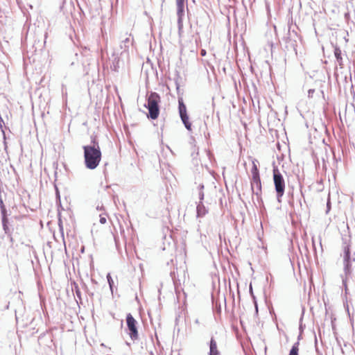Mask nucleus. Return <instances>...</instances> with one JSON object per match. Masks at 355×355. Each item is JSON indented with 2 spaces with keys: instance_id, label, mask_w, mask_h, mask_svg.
<instances>
[{
  "instance_id": "f257e3e1",
  "label": "nucleus",
  "mask_w": 355,
  "mask_h": 355,
  "mask_svg": "<svg viewBox=\"0 0 355 355\" xmlns=\"http://www.w3.org/2000/svg\"><path fill=\"white\" fill-rule=\"evenodd\" d=\"M84 150V162L85 167L94 170L99 165L102 153L98 141L95 137H92L89 145L83 146Z\"/></svg>"
},
{
  "instance_id": "f03ea898",
  "label": "nucleus",
  "mask_w": 355,
  "mask_h": 355,
  "mask_svg": "<svg viewBox=\"0 0 355 355\" xmlns=\"http://www.w3.org/2000/svg\"><path fill=\"white\" fill-rule=\"evenodd\" d=\"M341 257L343 260V274L340 275V278L346 295L348 292L347 281L352 275V264L355 262V252H352L351 245L347 244L346 243H344Z\"/></svg>"
},
{
  "instance_id": "7ed1b4c3",
  "label": "nucleus",
  "mask_w": 355,
  "mask_h": 355,
  "mask_svg": "<svg viewBox=\"0 0 355 355\" xmlns=\"http://www.w3.org/2000/svg\"><path fill=\"white\" fill-rule=\"evenodd\" d=\"M160 102L159 95L154 92H151L147 96V105L148 110V117L152 119H156L159 114V103Z\"/></svg>"
},
{
  "instance_id": "20e7f679",
  "label": "nucleus",
  "mask_w": 355,
  "mask_h": 355,
  "mask_svg": "<svg viewBox=\"0 0 355 355\" xmlns=\"http://www.w3.org/2000/svg\"><path fill=\"white\" fill-rule=\"evenodd\" d=\"M285 42V49L288 51H293L295 54L297 53V46L298 41L300 40V37L298 35L297 32L294 30H291V27L289 26L287 36L284 37L283 40Z\"/></svg>"
},
{
  "instance_id": "39448f33",
  "label": "nucleus",
  "mask_w": 355,
  "mask_h": 355,
  "mask_svg": "<svg viewBox=\"0 0 355 355\" xmlns=\"http://www.w3.org/2000/svg\"><path fill=\"white\" fill-rule=\"evenodd\" d=\"M273 181L277 193V200L280 202L281 198L284 194L285 182L282 175L276 167L273 168Z\"/></svg>"
},
{
  "instance_id": "423d86ee",
  "label": "nucleus",
  "mask_w": 355,
  "mask_h": 355,
  "mask_svg": "<svg viewBox=\"0 0 355 355\" xmlns=\"http://www.w3.org/2000/svg\"><path fill=\"white\" fill-rule=\"evenodd\" d=\"M126 324L128 333L132 340H136L139 338L138 330L137 327V322L133 318L131 313L126 315Z\"/></svg>"
},
{
  "instance_id": "0eeeda50",
  "label": "nucleus",
  "mask_w": 355,
  "mask_h": 355,
  "mask_svg": "<svg viewBox=\"0 0 355 355\" xmlns=\"http://www.w3.org/2000/svg\"><path fill=\"white\" fill-rule=\"evenodd\" d=\"M178 16V28L180 33L183 28V17L184 16L185 7L187 8V0H175Z\"/></svg>"
},
{
  "instance_id": "6e6552de",
  "label": "nucleus",
  "mask_w": 355,
  "mask_h": 355,
  "mask_svg": "<svg viewBox=\"0 0 355 355\" xmlns=\"http://www.w3.org/2000/svg\"><path fill=\"white\" fill-rule=\"evenodd\" d=\"M121 42L119 44V49H116L114 51L119 53V55H123L128 51L130 46L132 44L133 39L131 38V35H128V33H125V37H121Z\"/></svg>"
},
{
  "instance_id": "1a4fd4ad",
  "label": "nucleus",
  "mask_w": 355,
  "mask_h": 355,
  "mask_svg": "<svg viewBox=\"0 0 355 355\" xmlns=\"http://www.w3.org/2000/svg\"><path fill=\"white\" fill-rule=\"evenodd\" d=\"M251 189L253 194L256 195L257 198H259L261 193V182L260 177L251 178Z\"/></svg>"
},
{
  "instance_id": "9d476101",
  "label": "nucleus",
  "mask_w": 355,
  "mask_h": 355,
  "mask_svg": "<svg viewBox=\"0 0 355 355\" xmlns=\"http://www.w3.org/2000/svg\"><path fill=\"white\" fill-rule=\"evenodd\" d=\"M197 217H203L208 212V210L202 202H199L196 207Z\"/></svg>"
},
{
  "instance_id": "9b49d317",
  "label": "nucleus",
  "mask_w": 355,
  "mask_h": 355,
  "mask_svg": "<svg viewBox=\"0 0 355 355\" xmlns=\"http://www.w3.org/2000/svg\"><path fill=\"white\" fill-rule=\"evenodd\" d=\"M112 56L114 57V60L112 62V64L111 65L110 67L112 70L116 71L118 70V68L119 67L120 61L119 53L118 52V51H114Z\"/></svg>"
},
{
  "instance_id": "f8f14e48",
  "label": "nucleus",
  "mask_w": 355,
  "mask_h": 355,
  "mask_svg": "<svg viewBox=\"0 0 355 355\" xmlns=\"http://www.w3.org/2000/svg\"><path fill=\"white\" fill-rule=\"evenodd\" d=\"M178 112L180 116L187 114V107L182 97H178Z\"/></svg>"
},
{
  "instance_id": "ddd939ff",
  "label": "nucleus",
  "mask_w": 355,
  "mask_h": 355,
  "mask_svg": "<svg viewBox=\"0 0 355 355\" xmlns=\"http://www.w3.org/2000/svg\"><path fill=\"white\" fill-rule=\"evenodd\" d=\"M209 355H219L216 341L211 338L209 343Z\"/></svg>"
},
{
  "instance_id": "4468645a",
  "label": "nucleus",
  "mask_w": 355,
  "mask_h": 355,
  "mask_svg": "<svg viewBox=\"0 0 355 355\" xmlns=\"http://www.w3.org/2000/svg\"><path fill=\"white\" fill-rule=\"evenodd\" d=\"M180 119L184 125V127L188 130H191V123L189 122V118L188 114L180 116Z\"/></svg>"
},
{
  "instance_id": "2eb2a0df",
  "label": "nucleus",
  "mask_w": 355,
  "mask_h": 355,
  "mask_svg": "<svg viewBox=\"0 0 355 355\" xmlns=\"http://www.w3.org/2000/svg\"><path fill=\"white\" fill-rule=\"evenodd\" d=\"M334 55L336 58V61L340 66L343 64V58L341 57V51L339 48L336 47L334 49Z\"/></svg>"
},
{
  "instance_id": "dca6fc26",
  "label": "nucleus",
  "mask_w": 355,
  "mask_h": 355,
  "mask_svg": "<svg viewBox=\"0 0 355 355\" xmlns=\"http://www.w3.org/2000/svg\"><path fill=\"white\" fill-rule=\"evenodd\" d=\"M251 175L252 178H259V169L257 168V164H255V160L252 161V166L251 168Z\"/></svg>"
},
{
  "instance_id": "f3484780",
  "label": "nucleus",
  "mask_w": 355,
  "mask_h": 355,
  "mask_svg": "<svg viewBox=\"0 0 355 355\" xmlns=\"http://www.w3.org/2000/svg\"><path fill=\"white\" fill-rule=\"evenodd\" d=\"M1 222H2V226H3V229L4 230L5 234H7L8 236H10L11 234V230L9 228L8 225V219L1 220Z\"/></svg>"
},
{
  "instance_id": "a211bd4d",
  "label": "nucleus",
  "mask_w": 355,
  "mask_h": 355,
  "mask_svg": "<svg viewBox=\"0 0 355 355\" xmlns=\"http://www.w3.org/2000/svg\"><path fill=\"white\" fill-rule=\"evenodd\" d=\"M298 346H299L298 342H296L295 343H294V345L292 346V347L290 350L289 355H298V351H299Z\"/></svg>"
},
{
  "instance_id": "6ab92c4d",
  "label": "nucleus",
  "mask_w": 355,
  "mask_h": 355,
  "mask_svg": "<svg viewBox=\"0 0 355 355\" xmlns=\"http://www.w3.org/2000/svg\"><path fill=\"white\" fill-rule=\"evenodd\" d=\"M72 289L75 291V294L77 298H78L79 300H81V292L76 283L73 284Z\"/></svg>"
},
{
  "instance_id": "aec40b11",
  "label": "nucleus",
  "mask_w": 355,
  "mask_h": 355,
  "mask_svg": "<svg viewBox=\"0 0 355 355\" xmlns=\"http://www.w3.org/2000/svg\"><path fill=\"white\" fill-rule=\"evenodd\" d=\"M203 189H204V185L203 184H200L199 187H198V189H199V191H198V198H199V202H202L203 200H204V196H205V194H204V192H203Z\"/></svg>"
},
{
  "instance_id": "412c9836",
  "label": "nucleus",
  "mask_w": 355,
  "mask_h": 355,
  "mask_svg": "<svg viewBox=\"0 0 355 355\" xmlns=\"http://www.w3.org/2000/svg\"><path fill=\"white\" fill-rule=\"evenodd\" d=\"M107 282L109 284L110 290L112 292V288H113V285H114V282H113V279H112V277H111L110 273L107 274Z\"/></svg>"
},
{
  "instance_id": "4be33fe9",
  "label": "nucleus",
  "mask_w": 355,
  "mask_h": 355,
  "mask_svg": "<svg viewBox=\"0 0 355 355\" xmlns=\"http://www.w3.org/2000/svg\"><path fill=\"white\" fill-rule=\"evenodd\" d=\"M1 220L8 219L6 208L1 209Z\"/></svg>"
},
{
  "instance_id": "5701e85b",
  "label": "nucleus",
  "mask_w": 355,
  "mask_h": 355,
  "mask_svg": "<svg viewBox=\"0 0 355 355\" xmlns=\"http://www.w3.org/2000/svg\"><path fill=\"white\" fill-rule=\"evenodd\" d=\"M62 94L63 97H66L67 95V87L64 85H62Z\"/></svg>"
},
{
  "instance_id": "b1692460",
  "label": "nucleus",
  "mask_w": 355,
  "mask_h": 355,
  "mask_svg": "<svg viewBox=\"0 0 355 355\" xmlns=\"http://www.w3.org/2000/svg\"><path fill=\"white\" fill-rule=\"evenodd\" d=\"M343 305H344V307L345 308L346 311H347V313L349 314V302H348V300L346 298V300L343 302Z\"/></svg>"
},
{
  "instance_id": "393cba45",
  "label": "nucleus",
  "mask_w": 355,
  "mask_h": 355,
  "mask_svg": "<svg viewBox=\"0 0 355 355\" xmlns=\"http://www.w3.org/2000/svg\"><path fill=\"white\" fill-rule=\"evenodd\" d=\"M314 92H315V89H309V91H308V97L309 98H312Z\"/></svg>"
},
{
  "instance_id": "a878e982",
  "label": "nucleus",
  "mask_w": 355,
  "mask_h": 355,
  "mask_svg": "<svg viewBox=\"0 0 355 355\" xmlns=\"http://www.w3.org/2000/svg\"><path fill=\"white\" fill-rule=\"evenodd\" d=\"M100 223L105 224L106 223V218L105 216L100 215Z\"/></svg>"
},
{
  "instance_id": "bb28decb",
  "label": "nucleus",
  "mask_w": 355,
  "mask_h": 355,
  "mask_svg": "<svg viewBox=\"0 0 355 355\" xmlns=\"http://www.w3.org/2000/svg\"><path fill=\"white\" fill-rule=\"evenodd\" d=\"M330 202L328 200L327 203V213L330 210Z\"/></svg>"
},
{
  "instance_id": "cd10ccee",
  "label": "nucleus",
  "mask_w": 355,
  "mask_h": 355,
  "mask_svg": "<svg viewBox=\"0 0 355 355\" xmlns=\"http://www.w3.org/2000/svg\"><path fill=\"white\" fill-rule=\"evenodd\" d=\"M200 55H201L202 56H205V55H206V51H205V49H202V50L200 51Z\"/></svg>"
},
{
  "instance_id": "c85d7f7f",
  "label": "nucleus",
  "mask_w": 355,
  "mask_h": 355,
  "mask_svg": "<svg viewBox=\"0 0 355 355\" xmlns=\"http://www.w3.org/2000/svg\"><path fill=\"white\" fill-rule=\"evenodd\" d=\"M195 324L200 325L201 322H200V320L198 318H196L194 321Z\"/></svg>"
},
{
  "instance_id": "c756f323",
  "label": "nucleus",
  "mask_w": 355,
  "mask_h": 355,
  "mask_svg": "<svg viewBox=\"0 0 355 355\" xmlns=\"http://www.w3.org/2000/svg\"><path fill=\"white\" fill-rule=\"evenodd\" d=\"M175 85H176V89H177V90H178V91H179V89H180V85H179V84H178L177 82L175 83Z\"/></svg>"
},
{
  "instance_id": "7c9ffc66",
  "label": "nucleus",
  "mask_w": 355,
  "mask_h": 355,
  "mask_svg": "<svg viewBox=\"0 0 355 355\" xmlns=\"http://www.w3.org/2000/svg\"><path fill=\"white\" fill-rule=\"evenodd\" d=\"M298 202H299V205H300V208H302V200L300 199Z\"/></svg>"
},
{
  "instance_id": "2f4dec72",
  "label": "nucleus",
  "mask_w": 355,
  "mask_h": 355,
  "mask_svg": "<svg viewBox=\"0 0 355 355\" xmlns=\"http://www.w3.org/2000/svg\"><path fill=\"white\" fill-rule=\"evenodd\" d=\"M9 304H10V302H8V304L5 306V309H9Z\"/></svg>"
},
{
  "instance_id": "473e14b6",
  "label": "nucleus",
  "mask_w": 355,
  "mask_h": 355,
  "mask_svg": "<svg viewBox=\"0 0 355 355\" xmlns=\"http://www.w3.org/2000/svg\"><path fill=\"white\" fill-rule=\"evenodd\" d=\"M255 308H256V311L257 312L258 311V307H257V304H255Z\"/></svg>"
},
{
  "instance_id": "72a5a7b5",
  "label": "nucleus",
  "mask_w": 355,
  "mask_h": 355,
  "mask_svg": "<svg viewBox=\"0 0 355 355\" xmlns=\"http://www.w3.org/2000/svg\"><path fill=\"white\" fill-rule=\"evenodd\" d=\"M312 242H313V246H314V245H315V244H314V239H313V237H312Z\"/></svg>"
},
{
  "instance_id": "f704fd0d",
  "label": "nucleus",
  "mask_w": 355,
  "mask_h": 355,
  "mask_svg": "<svg viewBox=\"0 0 355 355\" xmlns=\"http://www.w3.org/2000/svg\"><path fill=\"white\" fill-rule=\"evenodd\" d=\"M96 209H101V207L97 206V207H96Z\"/></svg>"
},
{
  "instance_id": "c9c22d12",
  "label": "nucleus",
  "mask_w": 355,
  "mask_h": 355,
  "mask_svg": "<svg viewBox=\"0 0 355 355\" xmlns=\"http://www.w3.org/2000/svg\"><path fill=\"white\" fill-rule=\"evenodd\" d=\"M96 209H101V207L97 206V207H96Z\"/></svg>"
},
{
  "instance_id": "e433bc0d",
  "label": "nucleus",
  "mask_w": 355,
  "mask_h": 355,
  "mask_svg": "<svg viewBox=\"0 0 355 355\" xmlns=\"http://www.w3.org/2000/svg\"><path fill=\"white\" fill-rule=\"evenodd\" d=\"M300 329L301 330L302 329V324H300Z\"/></svg>"
}]
</instances>
